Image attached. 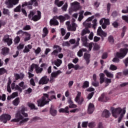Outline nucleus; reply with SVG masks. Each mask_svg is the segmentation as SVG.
<instances>
[{
	"mask_svg": "<svg viewBox=\"0 0 128 128\" xmlns=\"http://www.w3.org/2000/svg\"><path fill=\"white\" fill-rule=\"evenodd\" d=\"M53 48H56V50H54L51 53L52 56H58V52H62V48L58 45H54L53 46Z\"/></svg>",
	"mask_w": 128,
	"mask_h": 128,
	"instance_id": "11",
	"label": "nucleus"
},
{
	"mask_svg": "<svg viewBox=\"0 0 128 128\" xmlns=\"http://www.w3.org/2000/svg\"><path fill=\"white\" fill-rule=\"evenodd\" d=\"M20 98H16L14 101H13V104L14 106H18L20 104Z\"/></svg>",
	"mask_w": 128,
	"mask_h": 128,
	"instance_id": "37",
	"label": "nucleus"
},
{
	"mask_svg": "<svg viewBox=\"0 0 128 128\" xmlns=\"http://www.w3.org/2000/svg\"><path fill=\"white\" fill-rule=\"evenodd\" d=\"M91 24H92L90 22H88L86 21L83 22V26H86V28H90Z\"/></svg>",
	"mask_w": 128,
	"mask_h": 128,
	"instance_id": "46",
	"label": "nucleus"
},
{
	"mask_svg": "<svg viewBox=\"0 0 128 128\" xmlns=\"http://www.w3.org/2000/svg\"><path fill=\"white\" fill-rule=\"evenodd\" d=\"M62 9L64 12H66V10H68V3H65L63 6L62 8Z\"/></svg>",
	"mask_w": 128,
	"mask_h": 128,
	"instance_id": "50",
	"label": "nucleus"
},
{
	"mask_svg": "<svg viewBox=\"0 0 128 128\" xmlns=\"http://www.w3.org/2000/svg\"><path fill=\"white\" fill-rule=\"evenodd\" d=\"M44 70L42 68H40L38 67V68H36V74H42V72Z\"/></svg>",
	"mask_w": 128,
	"mask_h": 128,
	"instance_id": "43",
	"label": "nucleus"
},
{
	"mask_svg": "<svg viewBox=\"0 0 128 128\" xmlns=\"http://www.w3.org/2000/svg\"><path fill=\"white\" fill-rule=\"evenodd\" d=\"M126 26H124L122 28V32L121 33L122 38H124V34H126Z\"/></svg>",
	"mask_w": 128,
	"mask_h": 128,
	"instance_id": "42",
	"label": "nucleus"
},
{
	"mask_svg": "<svg viewBox=\"0 0 128 128\" xmlns=\"http://www.w3.org/2000/svg\"><path fill=\"white\" fill-rule=\"evenodd\" d=\"M72 6H74V12H78L80 10V3L78 2H75L72 3Z\"/></svg>",
	"mask_w": 128,
	"mask_h": 128,
	"instance_id": "18",
	"label": "nucleus"
},
{
	"mask_svg": "<svg viewBox=\"0 0 128 128\" xmlns=\"http://www.w3.org/2000/svg\"><path fill=\"white\" fill-rule=\"evenodd\" d=\"M59 112H65L66 114H69L70 111H68V106H66L65 108H61L59 110Z\"/></svg>",
	"mask_w": 128,
	"mask_h": 128,
	"instance_id": "32",
	"label": "nucleus"
},
{
	"mask_svg": "<svg viewBox=\"0 0 128 128\" xmlns=\"http://www.w3.org/2000/svg\"><path fill=\"white\" fill-rule=\"evenodd\" d=\"M97 36H100L102 40H104V38H106L108 34L102 30V27L100 26L97 30Z\"/></svg>",
	"mask_w": 128,
	"mask_h": 128,
	"instance_id": "9",
	"label": "nucleus"
},
{
	"mask_svg": "<svg viewBox=\"0 0 128 128\" xmlns=\"http://www.w3.org/2000/svg\"><path fill=\"white\" fill-rule=\"evenodd\" d=\"M68 30H71V32H76V23L72 24V26L68 27Z\"/></svg>",
	"mask_w": 128,
	"mask_h": 128,
	"instance_id": "28",
	"label": "nucleus"
},
{
	"mask_svg": "<svg viewBox=\"0 0 128 128\" xmlns=\"http://www.w3.org/2000/svg\"><path fill=\"white\" fill-rule=\"evenodd\" d=\"M113 62H120V58L118 57L114 58L113 60H112Z\"/></svg>",
	"mask_w": 128,
	"mask_h": 128,
	"instance_id": "62",
	"label": "nucleus"
},
{
	"mask_svg": "<svg viewBox=\"0 0 128 128\" xmlns=\"http://www.w3.org/2000/svg\"><path fill=\"white\" fill-rule=\"evenodd\" d=\"M124 63L125 64V66H128V57L126 58L124 60H123Z\"/></svg>",
	"mask_w": 128,
	"mask_h": 128,
	"instance_id": "63",
	"label": "nucleus"
},
{
	"mask_svg": "<svg viewBox=\"0 0 128 128\" xmlns=\"http://www.w3.org/2000/svg\"><path fill=\"white\" fill-rule=\"evenodd\" d=\"M122 19L128 24V16H122Z\"/></svg>",
	"mask_w": 128,
	"mask_h": 128,
	"instance_id": "60",
	"label": "nucleus"
},
{
	"mask_svg": "<svg viewBox=\"0 0 128 128\" xmlns=\"http://www.w3.org/2000/svg\"><path fill=\"white\" fill-rule=\"evenodd\" d=\"M6 100V94H2V96H0V100H2L3 102H4Z\"/></svg>",
	"mask_w": 128,
	"mask_h": 128,
	"instance_id": "61",
	"label": "nucleus"
},
{
	"mask_svg": "<svg viewBox=\"0 0 128 128\" xmlns=\"http://www.w3.org/2000/svg\"><path fill=\"white\" fill-rule=\"evenodd\" d=\"M48 98V94H43V96L37 100L38 106L42 108V106H44L46 104H50V102H51L52 100H56V97L54 95L51 96L50 98Z\"/></svg>",
	"mask_w": 128,
	"mask_h": 128,
	"instance_id": "1",
	"label": "nucleus"
},
{
	"mask_svg": "<svg viewBox=\"0 0 128 128\" xmlns=\"http://www.w3.org/2000/svg\"><path fill=\"white\" fill-rule=\"evenodd\" d=\"M2 42H4L5 44H7L8 46L12 44V38H10V35L8 34H6L4 36Z\"/></svg>",
	"mask_w": 128,
	"mask_h": 128,
	"instance_id": "8",
	"label": "nucleus"
},
{
	"mask_svg": "<svg viewBox=\"0 0 128 128\" xmlns=\"http://www.w3.org/2000/svg\"><path fill=\"white\" fill-rule=\"evenodd\" d=\"M28 106L30 108V110H38V108L36 107V106H34V104L32 103H30L28 104Z\"/></svg>",
	"mask_w": 128,
	"mask_h": 128,
	"instance_id": "38",
	"label": "nucleus"
},
{
	"mask_svg": "<svg viewBox=\"0 0 128 128\" xmlns=\"http://www.w3.org/2000/svg\"><path fill=\"white\" fill-rule=\"evenodd\" d=\"M90 86V82L88 81H84L83 83L82 88H88Z\"/></svg>",
	"mask_w": 128,
	"mask_h": 128,
	"instance_id": "35",
	"label": "nucleus"
},
{
	"mask_svg": "<svg viewBox=\"0 0 128 128\" xmlns=\"http://www.w3.org/2000/svg\"><path fill=\"white\" fill-rule=\"evenodd\" d=\"M27 110L28 108H26V106H21L20 110L18 111L15 114L16 118L12 120L11 122H18L20 120H22L24 119V118H28V113H26L24 112ZM20 114H22L24 116H22Z\"/></svg>",
	"mask_w": 128,
	"mask_h": 128,
	"instance_id": "2",
	"label": "nucleus"
},
{
	"mask_svg": "<svg viewBox=\"0 0 128 128\" xmlns=\"http://www.w3.org/2000/svg\"><path fill=\"white\" fill-rule=\"evenodd\" d=\"M90 31L88 30V28H86L85 29L83 30L81 33L82 36H85V34H90Z\"/></svg>",
	"mask_w": 128,
	"mask_h": 128,
	"instance_id": "33",
	"label": "nucleus"
},
{
	"mask_svg": "<svg viewBox=\"0 0 128 128\" xmlns=\"http://www.w3.org/2000/svg\"><path fill=\"white\" fill-rule=\"evenodd\" d=\"M104 72L106 74L107 78H114V74L110 72H109L108 70H104Z\"/></svg>",
	"mask_w": 128,
	"mask_h": 128,
	"instance_id": "29",
	"label": "nucleus"
},
{
	"mask_svg": "<svg viewBox=\"0 0 128 128\" xmlns=\"http://www.w3.org/2000/svg\"><path fill=\"white\" fill-rule=\"evenodd\" d=\"M24 42H28L30 40V38L32 36V35L30 34L28 32H24Z\"/></svg>",
	"mask_w": 128,
	"mask_h": 128,
	"instance_id": "20",
	"label": "nucleus"
},
{
	"mask_svg": "<svg viewBox=\"0 0 128 128\" xmlns=\"http://www.w3.org/2000/svg\"><path fill=\"white\" fill-rule=\"evenodd\" d=\"M88 50H86L84 48H81L79 50V51L78 52L77 54L79 56V58H82V56H84V52H87Z\"/></svg>",
	"mask_w": 128,
	"mask_h": 128,
	"instance_id": "25",
	"label": "nucleus"
},
{
	"mask_svg": "<svg viewBox=\"0 0 128 128\" xmlns=\"http://www.w3.org/2000/svg\"><path fill=\"white\" fill-rule=\"evenodd\" d=\"M35 14L36 13H34V12L33 11H30V14L28 15V18L29 20H32V16H34Z\"/></svg>",
	"mask_w": 128,
	"mask_h": 128,
	"instance_id": "44",
	"label": "nucleus"
},
{
	"mask_svg": "<svg viewBox=\"0 0 128 128\" xmlns=\"http://www.w3.org/2000/svg\"><path fill=\"white\" fill-rule=\"evenodd\" d=\"M62 71L60 70H58L56 72H53L51 74L52 78H58V76L60 74H62Z\"/></svg>",
	"mask_w": 128,
	"mask_h": 128,
	"instance_id": "31",
	"label": "nucleus"
},
{
	"mask_svg": "<svg viewBox=\"0 0 128 128\" xmlns=\"http://www.w3.org/2000/svg\"><path fill=\"white\" fill-rule=\"evenodd\" d=\"M88 126L90 128H94L96 126V124L94 122H92L88 124Z\"/></svg>",
	"mask_w": 128,
	"mask_h": 128,
	"instance_id": "56",
	"label": "nucleus"
},
{
	"mask_svg": "<svg viewBox=\"0 0 128 128\" xmlns=\"http://www.w3.org/2000/svg\"><path fill=\"white\" fill-rule=\"evenodd\" d=\"M81 40L82 42H88V37L86 36H83L81 37Z\"/></svg>",
	"mask_w": 128,
	"mask_h": 128,
	"instance_id": "54",
	"label": "nucleus"
},
{
	"mask_svg": "<svg viewBox=\"0 0 128 128\" xmlns=\"http://www.w3.org/2000/svg\"><path fill=\"white\" fill-rule=\"evenodd\" d=\"M20 42V36H17L14 40V44H18Z\"/></svg>",
	"mask_w": 128,
	"mask_h": 128,
	"instance_id": "49",
	"label": "nucleus"
},
{
	"mask_svg": "<svg viewBox=\"0 0 128 128\" xmlns=\"http://www.w3.org/2000/svg\"><path fill=\"white\" fill-rule=\"evenodd\" d=\"M94 110V105L92 103H90L88 106V114H92Z\"/></svg>",
	"mask_w": 128,
	"mask_h": 128,
	"instance_id": "16",
	"label": "nucleus"
},
{
	"mask_svg": "<svg viewBox=\"0 0 128 128\" xmlns=\"http://www.w3.org/2000/svg\"><path fill=\"white\" fill-rule=\"evenodd\" d=\"M20 8H22V6L20 4L14 9V12H20Z\"/></svg>",
	"mask_w": 128,
	"mask_h": 128,
	"instance_id": "40",
	"label": "nucleus"
},
{
	"mask_svg": "<svg viewBox=\"0 0 128 128\" xmlns=\"http://www.w3.org/2000/svg\"><path fill=\"white\" fill-rule=\"evenodd\" d=\"M12 118V116L8 114H3L0 116V120L4 124H6L8 120H10Z\"/></svg>",
	"mask_w": 128,
	"mask_h": 128,
	"instance_id": "7",
	"label": "nucleus"
},
{
	"mask_svg": "<svg viewBox=\"0 0 128 128\" xmlns=\"http://www.w3.org/2000/svg\"><path fill=\"white\" fill-rule=\"evenodd\" d=\"M108 41L109 42H110V44H114V36H112L110 35L108 37Z\"/></svg>",
	"mask_w": 128,
	"mask_h": 128,
	"instance_id": "39",
	"label": "nucleus"
},
{
	"mask_svg": "<svg viewBox=\"0 0 128 128\" xmlns=\"http://www.w3.org/2000/svg\"><path fill=\"white\" fill-rule=\"evenodd\" d=\"M97 128H104V124H102V122H100L98 124Z\"/></svg>",
	"mask_w": 128,
	"mask_h": 128,
	"instance_id": "64",
	"label": "nucleus"
},
{
	"mask_svg": "<svg viewBox=\"0 0 128 128\" xmlns=\"http://www.w3.org/2000/svg\"><path fill=\"white\" fill-rule=\"evenodd\" d=\"M104 82H105V84H110V82H112V79H110L108 78H106L104 81Z\"/></svg>",
	"mask_w": 128,
	"mask_h": 128,
	"instance_id": "57",
	"label": "nucleus"
},
{
	"mask_svg": "<svg viewBox=\"0 0 128 128\" xmlns=\"http://www.w3.org/2000/svg\"><path fill=\"white\" fill-rule=\"evenodd\" d=\"M24 48V44H20L19 45L17 46V50H23Z\"/></svg>",
	"mask_w": 128,
	"mask_h": 128,
	"instance_id": "47",
	"label": "nucleus"
},
{
	"mask_svg": "<svg viewBox=\"0 0 128 128\" xmlns=\"http://www.w3.org/2000/svg\"><path fill=\"white\" fill-rule=\"evenodd\" d=\"M70 18V16L68 14H65L64 16L60 15L59 16V20L60 22H66V20H68Z\"/></svg>",
	"mask_w": 128,
	"mask_h": 128,
	"instance_id": "13",
	"label": "nucleus"
},
{
	"mask_svg": "<svg viewBox=\"0 0 128 128\" xmlns=\"http://www.w3.org/2000/svg\"><path fill=\"white\" fill-rule=\"evenodd\" d=\"M84 60L86 61V64H88L90 62V54L84 53Z\"/></svg>",
	"mask_w": 128,
	"mask_h": 128,
	"instance_id": "17",
	"label": "nucleus"
},
{
	"mask_svg": "<svg viewBox=\"0 0 128 128\" xmlns=\"http://www.w3.org/2000/svg\"><path fill=\"white\" fill-rule=\"evenodd\" d=\"M110 112L107 110H104L102 112V116H103V118H110Z\"/></svg>",
	"mask_w": 128,
	"mask_h": 128,
	"instance_id": "24",
	"label": "nucleus"
},
{
	"mask_svg": "<svg viewBox=\"0 0 128 128\" xmlns=\"http://www.w3.org/2000/svg\"><path fill=\"white\" fill-rule=\"evenodd\" d=\"M20 0H8L6 1L5 4L7 6L8 8H14V6H16L18 4Z\"/></svg>",
	"mask_w": 128,
	"mask_h": 128,
	"instance_id": "6",
	"label": "nucleus"
},
{
	"mask_svg": "<svg viewBox=\"0 0 128 128\" xmlns=\"http://www.w3.org/2000/svg\"><path fill=\"white\" fill-rule=\"evenodd\" d=\"M128 52V48H123L120 50V52H117L116 53V56L118 58H124L126 56Z\"/></svg>",
	"mask_w": 128,
	"mask_h": 128,
	"instance_id": "5",
	"label": "nucleus"
},
{
	"mask_svg": "<svg viewBox=\"0 0 128 128\" xmlns=\"http://www.w3.org/2000/svg\"><path fill=\"white\" fill-rule=\"evenodd\" d=\"M50 24L52 26H58L60 23L58 20H54V19H51L50 22Z\"/></svg>",
	"mask_w": 128,
	"mask_h": 128,
	"instance_id": "23",
	"label": "nucleus"
},
{
	"mask_svg": "<svg viewBox=\"0 0 128 128\" xmlns=\"http://www.w3.org/2000/svg\"><path fill=\"white\" fill-rule=\"evenodd\" d=\"M32 48V46L30 44H28L27 46H24V48L23 50V52L24 54H27L28 52H30V50Z\"/></svg>",
	"mask_w": 128,
	"mask_h": 128,
	"instance_id": "22",
	"label": "nucleus"
},
{
	"mask_svg": "<svg viewBox=\"0 0 128 128\" xmlns=\"http://www.w3.org/2000/svg\"><path fill=\"white\" fill-rule=\"evenodd\" d=\"M43 34H42V38H44L46 36H47L48 34V30L46 27H45L42 30Z\"/></svg>",
	"mask_w": 128,
	"mask_h": 128,
	"instance_id": "26",
	"label": "nucleus"
},
{
	"mask_svg": "<svg viewBox=\"0 0 128 128\" xmlns=\"http://www.w3.org/2000/svg\"><path fill=\"white\" fill-rule=\"evenodd\" d=\"M37 15H34V16L32 17V20L34 22H38V20H40L42 18V12L40 10L37 11Z\"/></svg>",
	"mask_w": 128,
	"mask_h": 128,
	"instance_id": "14",
	"label": "nucleus"
},
{
	"mask_svg": "<svg viewBox=\"0 0 128 128\" xmlns=\"http://www.w3.org/2000/svg\"><path fill=\"white\" fill-rule=\"evenodd\" d=\"M40 52H42V49H40V47H38L37 49L34 50L36 54H38Z\"/></svg>",
	"mask_w": 128,
	"mask_h": 128,
	"instance_id": "58",
	"label": "nucleus"
},
{
	"mask_svg": "<svg viewBox=\"0 0 128 128\" xmlns=\"http://www.w3.org/2000/svg\"><path fill=\"white\" fill-rule=\"evenodd\" d=\"M55 4H56L58 8L62 6V4H64V2L63 1H60V0H55Z\"/></svg>",
	"mask_w": 128,
	"mask_h": 128,
	"instance_id": "34",
	"label": "nucleus"
},
{
	"mask_svg": "<svg viewBox=\"0 0 128 128\" xmlns=\"http://www.w3.org/2000/svg\"><path fill=\"white\" fill-rule=\"evenodd\" d=\"M62 64V61L60 59H57L56 60H54L53 62H52V64H54L58 68V66H60V64Z\"/></svg>",
	"mask_w": 128,
	"mask_h": 128,
	"instance_id": "21",
	"label": "nucleus"
},
{
	"mask_svg": "<svg viewBox=\"0 0 128 128\" xmlns=\"http://www.w3.org/2000/svg\"><path fill=\"white\" fill-rule=\"evenodd\" d=\"M80 96H82V92H78L77 95L74 99L76 102H77V104L80 106L82 104V102H84V99L83 98H80Z\"/></svg>",
	"mask_w": 128,
	"mask_h": 128,
	"instance_id": "10",
	"label": "nucleus"
},
{
	"mask_svg": "<svg viewBox=\"0 0 128 128\" xmlns=\"http://www.w3.org/2000/svg\"><path fill=\"white\" fill-rule=\"evenodd\" d=\"M6 72H8V71L4 68H0V76H2L4 74H6Z\"/></svg>",
	"mask_w": 128,
	"mask_h": 128,
	"instance_id": "41",
	"label": "nucleus"
},
{
	"mask_svg": "<svg viewBox=\"0 0 128 128\" xmlns=\"http://www.w3.org/2000/svg\"><path fill=\"white\" fill-rule=\"evenodd\" d=\"M112 26L114 28H118V20H116L115 22H113L112 23Z\"/></svg>",
	"mask_w": 128,
	"mask_h": 128,
	"instance_id": "45",
	"label": "nucleus"
},
{
	"mask_svg": "<svg viewBox=\"0 0 128 128\" xmlns=\"http://www.w3.org/2000/svg\"><path fill=\"white\" fill-rule=\"evenodd\" d=\"M15 90H18L20 92H22V89L18 86V85H16L15 86Z\"/></svg>",
	"mask_w": 128,
	"mask_h": 128,
	"instance_id": "52",
	"label": "nucleus"
},
{
	"mask_svg": "<svg viewBox=\"0 0 128 128\" xmlns=\"http://www.w3.org/2000/svg\"><path fill=\"white\" fill-rule=\"evenodd\" d=\"M94 92H92L91 93L89 94L87 98H88V100H90L92 96H94Z\"/></svg>",
	"mask_w": 128,
	"mask_h": 128,
	"instance_id": "59",
	"label": "nucleus"
},
{
	"mask_svg": "<svg viewBox=\"0 0 128 128\" xmlns=\"http://www.w3.org/2000/svg\"><path fill=\"white\" fill-rule=\"evenodd\" d=\"M92 86H94L98 87L100 86V83L98 82H97L96 81L92 82Z\"/></svg>",
	"mask_w": 128,
	"mask_h": 128,
	"instance_id": "53",
	"label": "nucleus"
},
{
	"mask_svg": "<svg viewBox=\"0 0 128 128\" xmlns=\"http://www.w3.org/2000/svg\"><path fill=\"white\" fill-rule=\"evenodd\" d=\"M110 68L111 70H118V67L114 64H111Z\"/></svg>",
	"mask_w": 128,
	"mask_h": 128,
	"instance_id": "51",
	"label": "nucleus"
},
{
	"mask_svg": "<svg viewBox=\"0 0 128 128\" xmlns=\"http://www.w3.org/2000/svg\"><path fill=\"white\" fill-rule=\"evenodd\" d=\"M99 76H100V84H102L104 83V80H106L104 79V73H100L99 74Z\"/></svg>",
	"mask_w": 128,
	"mask_h": 128,
	"instance_id": "27",
	"label": "nucleus"
},
{
	"mask_svg": "<svg viewBox=\"0 0 128 128\" xmlns=\"http://www.w3.org/2000/svg\"><path fill=\"white\" fill-rule=\"evenodd\" d=\"M110 110L112 112V114L113 116L116 118H118V116L120 114V118H124V116L126 114V108H123V110L121 109L120 108H114V107H111Z\"/></svg>",
	"mask_w": 128,
	"mask_h": 128,
	"instance_id": "3",
	"label": "nucleus"
},
{
	"mask_svg": "<svg viewBox=\"0 0 128 128\" xmlns=\"http://www.w3.org/2000/svg\"><path fill=\"white\" fill-rule=\"evenodd\" d=\"M30 26L26 25L23 28L22 30H30Z\"/></svg>",
	"mask_w": 128,
	"mask_h": 128,
	"instance_id": "55",
	"label": "nucleus"
},
{
	"mask_svg": "<svg viewBox=\"0 0 128 128\" xmlns=\"http://www.w3.org/2000/svg\"><path fill=\"white\" fill-rule=\"evenodd\" d=\"M28 120H30V118H25L23 120L22 119V120L20 122V124H22L26 122Z\"/></svg>",
	"mask_w": 128,
	"mask_h": 128,
	"instance_id": "48",
	"label": "nucleus"
},
{
	"mask_svg": "<svg viewBox=\"0 0 128 128\" xmlns=\"http://www.w3.org/2000/svg\"><path fill=\"white\" fill-rule=\"evenodd\" d=\"M0 54H2V56H8V54H10V48L8 47H4L2 48Z\"/></svg>",
	"mask_w": 128,
	"mask_h": 128,
	"instance_id": "15",
	"label": "nucleus"
},
{
	"mask_svg": "<svg viewBox=\"0 0 128 128\" xmlns=\"http://www.w3.org/2000/svg\"><path fill=\"white\" fill-rule=\"evenodd\" d=\"M50 82V78H48V76H44L42 77L38 82V84H48Z\"/></svg>",
	"mask_w": 128,
	"mask_h": 128,
	"instance_id": "12",
	"label": "nucleus"
},
{
	"mask_svg": "<svg viewBox=\"0 0 128 128\" xmlns=\"http://www.w3.org/2000/svg\"><path fill=\"white\" fill-rule=\"evenodd\" d=\"M50 114H52V116H56V110H54V108H52V106H51L50 110Z\"/></svg>",
	"mask_w": 128,
	"mask_h": 128,
	"instance_id": "30",
	"label": "nucleus"
},
{
	"mask_svg": "<svg viewBox=\"0 0 128 128\" xmlns=\"http://www.w3.org/2000/svg\"><path fill=\"white\" fill-rule=\"evenodd\" d=\"M38 68V64H32L30 66V70H29V72H34V68Z\"/></svg>",
	"mask_w": 128,
	"mask_h": 128,
	"instance_id": "36",
	"label": "nucleus"
},
{
	"mask_svg": "<svg viewBox=\"0 0 128 128\" xmlns=\"http://www.w3.org/2000/svg\"><path fill=\"white\" fill-rule=\"evenodd\" d=\"M38 0H30L28 2H26L22 3V6L24 8L28 6V10H32V6H38Z\"/></svg>",
	"mask_w": 128,
	"mask_h": 128,
	"instance_id": "4",
	"label": "nucleus"
},
{
	"mask_svg": "<svg viewBox=\"0 0 128 128\" xmlns=\"http://www.w3.org/2000/svg\"><path fill=\"white\" fill-rule=\"evenodd\" d=\"M104 21V24L107 26H110V20L106 18H102L100 20V24H102Z\"/></svg>",
	"mask_w": 128,
	"mask_h": 128,
	"instance_id": "19",
	"label": "nucleus"
}]
</instances>
